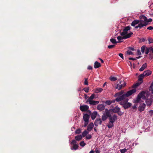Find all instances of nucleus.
Segmentation results:
<instances>
[{
	"mask_svg": "<svg viewBox=\"0 0 153 153\" xmlns=\"http://www.w3.org/2000/svg\"><path fill=\"white\" fill-rule=\"evenodd\" d=\"M81 132V129L80 128L77 129L75 131V133L76 134H78L80 133Z\"/></svg>",
	"mask_w": 153,
	"mask_h": 153,
	"instance_id": "nucleus-40",
	"label": "nucleus"
},
{
	"mask_svg": "<svg viewBox=\"0 0 153 153\" xmlns=\"http://www.w3.org/2000/svg\"><path fill=\"white\" fill-rule=\"evenodd\" d=\"M136 92V90L135 89H132L130 90L127 92L126 94H124V95L126 98H127V97L131 95L133 93H134Z\"/></svg>",
	"mask_w": 153,
	"mask_h": 153,
	"instance_id": "nucleus-5",
	"label": "nucleus"
},
{
	"mask_svg": "<svg viewBox=\"0 0 153 153\" xmlns=\"http://www.w3.org/2000/svg\"><path fill=\"white\" fill-rule=\"evenodd\" d=\"M100 64L97 61H96L94 63V67L95 68H97L100 67Z\"/></svg>",
	"mask_w": 153,
	"mask_h": 153,
	"instance_id": "nucleus-22",
	"label": "nucleus"
},
{
	"mask_svg": "<svg viewBox=\"0 0 153 153\" xmlns=\"http://www.w3.org/2000/svg\"><path fill=\"white\" fill-rule=\"evenodd\" d=\"M147 25V23L144 22V23L140 22L138 24V25L135 27V28L137 29L139 28V29H141L143 27L146 26Z\"/></svg>",
	"mask_w": 153,
	"mask_h": 153,
	"instance_id": "nucleus-7",
	"label": "nucleus"
},
{
	"mask_svg": "<svg viewBox=\"0 0 153 153\" xmlns=\"http://www.w3.org/2000/svg\"><path fill=\"white\" fill-rule=\"evenodd\" d=\"M97 113L96 111H94L91 114V118L92 120H94L97 117Z\"/></svg>",
	"mask_w": 153,
	"mask_h": 153,
	"instance_id": "nucleus-21",
	"label": "nucleus"
},
{
	"mask_svg": "<svg viewBox=\"0 0 153 153\" xmlns=\"http://www.w3.org/2000/svg\"><path fill=\"white\" fill-rule=\"evenodd\" d=\"M128 48V49L130 50H131L132 51H134V49L133 47H129Z\"/></svg>",
	"mask_w": 153,
	"mask_h": 153,
	"instance_id": "nucleus-57",
	"label": "nucleus"
},
{
	"mask_svg": "<svg viewBox=\"0 0 153 153\" xmlns=\"http://www.w3.org/2000/svg\"><path fill=\"white\" fill-rule=\"evenodd\" d=\"M102 122V121L100 118H97L95 120L94 124L95 126H97L99 124H101Z\"/></svg>",
	"mask_w": 153,
	"mask_h": 153,
	"instance_id": "nucleus-12",
	"label": "nucleus"
},
{
	"mask_svg": "<svg viewBox=\"0 0 153 153\" xmlns=\"http://www.w3.org/2000/svg\"><path fill=\"white\" fill-rule=\"evenodd\" d=\"M152 19H147V20L146 21V22H145L147 23V25L148 24L149 22H151L152 21Z\"/></svg>",
	"mask_w": 153,
	"mask_h": 153,
	"instance_id": "nucleus-52",
	"label": "nucleus"
},
{
	"mask_svg": "<svg viewBox=\"0 0 153 153\" xmlns=\"http://www.w3.org/2000/svg\"><path fill=\"white\" fill-rule=\"evenodd\" d=\"M84 84L85 85H88V78H85V80L84 82Z\"/></svg>",
	"mask_w": 153,
	"mask_h": 153,
	"instance_id": "nucleus-48",
	"label": "nucleus"
},
{
	"mask_svg": "<svg viewBox=\"0 0 153 153\" xmlns=\"http://www.w3.org/2000/svg\"><path fill=\"white\" fill-rule=\"evenodd\" d=\"M144 76L142 74H140L138 76V80L140 82H141V83H142L143 79Z\"/></svg>",
	"mask_w": 153,
	"mask_h": 153,
	"instance_id": "nucleus-25",
	"label": "nucleus"
},
{
	"mask_svg": "<svg viewBox=\"0 0 153 153\" xmlns=\"http://www.w3.org/2000/svg\"><path fill=\"white\" fill-rule=\"evenodd\" d=\"M149 52V48H146V50L145 53L146 54H148Z\"/></svg>",
	"mask_w": 153,
	"mask_h": 153,
	"instance_id": "nucleus-54",
	"label": "nucleus"
},
{
	"mask_svg": "<svg viewBox=\"0 0 153 153\" xmlns=\"http://www.w3.org/2000/svg\"><path fill=\"white\" fill-rule=\"evenodd\" d=\"M117 39L119 40V41H121L120 40L123 39H125L124 36L123 37L121 36H118L117 37Z\"/></svg>",
	"mask_w": 153,
	"mask_h": 153,
	"instance_id": "nucleus-37",
	"label": "nucleus"
},
{
	"mask_svg": "<svg viewBox=\"0 0 153 153\" xmlns=\"http://www.w3.org/2000/svg\"><path fill=\"white\" fill-rule=\"evenodd\" d=\"M94 125L92 123H90L88 126L87 128V130L88 131H90L93 128Z\"/></svg>",
	"mask_w": 153,
	"mask_h": 153,
	"instance_id": "nucleus-17",
	"label": "nucleus"
},
{
	"mask_svg": "<svg viewBox=\"0 0 153 153\" xmlns=\"http://www.w3.org/2000/svg\"><path fill=\"white\" fill-rule=\"evenodd\" d=\"M129 59L130 60H137L135 58H133L132 57L129 58Z\"/></svg>",
	"mask_w": 153,
	"mask_h": 153,
	"instance_id": "nucleus-60",
	"label": "nucleus"
},
{
	"mask_svg": "<svg viewBox=\"0 0 153 153\" xmlns=\"http://www.w3.org/2000/svg\"><path fill=\"white\" fill-rule=\"evenodd\" d=\"M127 54L128 55H132L133 54V53L131 51H130V50H128L127 51Z\"/></svg>",
	"mask_w": 153,
	"mask_h": 153,
	"instance_id": "nucleus-46",
	"label": "nucleus"
},
{
	"mask_svg": "<svg viewBox=\"0 0 153 153\" xmlns=\"http://www.w3.org/2000/svg\"><path fill=\"white\" fill-rule=\"evenodd\" d=\"M108 117L105 115L103 114L102 117V121H105L107 119Z\"/></svg>",
	"mask_w": 153,
	"mask_h": 153,
	"instance_id": "nucleus-36",
	"label": "nucleus"
},
{
	"mask_svg": "<svg viewBox=\"0 0 153 153\" xmlns=\"http://www.w3.org/2000/svg\"><path fill=\"white\" fill-rule=\"evenodd\" d=\"M110 111L108 110L107 109L105 111V115L107 117H109L111 116V114L110 112Z\"/></svg>",
	"mask_w": 153,
	"mask_h": 153,
	"instance_id": "nucleus-30",
	"label": "nucleus"
},
{
	"mask_svg": "<svg viewBox=\"0 0 153 153\" xmlns=\"http://www.w3.org/2000/svg\"><path fill=\"white\" fill-rule=\"evenodd\" d=\"M88 133V131L86 130H85L82 133V137H84Z\"/></svg>",
	"mask_w": 153,
	"mask_h": 153,
	"instance_id": "nucleus-33",
	"label": "nucleus"
},
{
	"mask_svg": "<svg viewBox=\"0 0 153 153\" xmlns=\"http://www.w3.org/2000/svg\"><path fill=\"white\" fill-rule=\"evenodd\" d=\"M123 93V91H121L120 92H117L116 94L114 96L117 97V96H122Z\"/></svg>",
	"mask_w": 153,
	"mask_h": 153,
	"instance_id": "nucleus-35",
	"label": "nucleus"
},
{
	"mask_svg": "<svg viewBox=\"0 0 153 153\" xmlns=\"http://www.w3.org/2000/svg\"><path fill=\"white\" fill-rule=\"evenodd\" d=\"M109 79L111 81H114L117 80V78L116 77L111 76L110 77Z\"/></svg>",
	"mask_w": 153,
	"mask_h": 153,
	"instance_id": "nucleus-31",
	"label": "nucleus"
},
{
	"mask_svg": "<svg viewBox=\"0 0 153 153\" xmlns=\"http://www.w3.org/2000/svg\"><path fill=\"white\" fill-rule=\"evenodd\" d=\"M123 82H124V81H122V80H121L119 82V83H118L117 84H123Z\"/></svg>",
	"mask_w": 153,
	"mask_h": 153,
	"instance_id": "nucleus-63",
	"label": "nucleus"
},
{
	"mask_svg": "<svg viewBox=\"0 0 153 153\" xmlns=\"http://www.w3.org/2000/svg\"><path fill=\"white\" fill-rule=\"evenodd\" d=\"M152 73V71L150 70H146L144 71L142 74L144 76L150 75Z\"/></svg>",
	"mask_w": 153,
	"mask_h": 153,
	"instance_id": "nucleus-14",
	"label": "nucleus"
},
{
	"mask_svg": "<svg viewBox=\"0 0 153 153\" xmlns=\"http://www.w3.org/2000/svg\"><path fill=\"white\" fill-rule=\"evenodd\" d=\"M146 102L148 106H150L151 105L152 102L150 99H147L146 101Z\"/></svg>",
	"mask_w": 153,
	"mask_h": 153,
	"instance_id": "nucleus-28",
	"label": "nucleus"
},
{
	"mask_svg": "<svg viewBox=\"0 0 153 153\" xmlns=\"http://www.w3.org/2000/svg\"><path fill=\"white\" fill-rule=\"evenodd\" d=\"M110 42L113 44H116L119 42H121L123 41H119L117 42L115 39L113 38L111 39H110Z\"/></svg>",
	"mask_w": 153,
	"mask_h": 153,
	"instance_id": "nucleus-26",
	"label": "nucleus"
},
{
	"mask_svg": "<svg viewBox=\"0 0 153 153\" xmlns=\"http://www.w3.org/2000/svg\"><path fill=\"white\" fill-rule=\"evenodd\" d=\"M117 119V116L115 114L111 116L109 118V122L112 123H113Z\"/></svg>",
	"mask_w": 153,
	"mask_h": 153,
	"instance_id": "nucleus-6",
	"label": "nucleus"
},
{
	"mask_svg": "<svg viewBox=\"0 0 153 153\" xmlns=\"http://www.w3.org/2000/svg\"><path fill=\"white\" fill-rule=\"evenodd\" d=\"M127 150L126 149L124 148L123 149H120V152L121 153H125Z\"/></svg>",
	"mask_w": 153,
	"mask_h": 153,
	"instance_id": "nucleus-43",
	"label": "nucleus"
},
{
	"mask_svg": "<svg viewBox=\"0 0 153 153\" xmlns=\"http://www.w3.org/2000/svg\"><path fill=\"white\" fill-rule=\"evenodd\" d=\"M132 108L134 109L136 108H137V105H134L132 106Z\"/></svg>",
	"mask_w": 153,
	"mask_h": 153,
	"instance_id": "nucleus-64",
	"label": "nucleus"
},
{
	"mask_svg": "<svg viewBox=\"0 0 153 153\" xmlns=\"http://www.w3.org/2000/svg\"><path fill=\"white\" fill-rule=\"evenodd\" d=\"M92 69V67L91 66H88V70H91Z\"/></svg>",
	"mask_w": 153,
	"mask_h": 153,
	"instance_id": "nucleus-62",
	"label": "nucleus"
},
{
	"mask_svg": "<svg viewBox=\"0 0 153 153\" xmlns=\"http://www.w3.org/2000/svg\"><path fill=\"white\" fill-rule=\"evenodd\" d=\"M145 50V46H143L141 48V51L142 53H144Z\"/></svg>",
	"mask_w": 153,
	"mask_h": 153,
	"instance_id": "nucleus-44",
	"label": "nucleus"
},
{
	"mask_svg": "<svg viewBox=\"0 0 153 153\" xmlns=\"http://www.w3.org/2000/svg\"><path fill=\"white\" fill-rule=\"evenodd\" d=\"M112 102V101L110 100H106L105 103V104L108 105H111Z\"/></svg>",
	"mask_w": 153,
	"mask_h": 153,
	"instance_id": "nucleus-41",
	"label": "nucleus"
},
{
	"mask_svg": "<svg viewBox=\"0 0 153 153\" xmlns=\"http://www.w3.org/2000/svg\"><path fill=\"white\" fill-rule=\"evenodd\" d=\"M126 98L124 94H123L121 96H118L116 99V100L117 102H120L124 100Z\"/></svg>",
	"mask_w": 153,
	"mask_h": 153,
	"instance_id": "nucleus-11",
	"label": "nucleus"
},
{
	"mask_svg": "<svg viewBox=\"0 0 153 153\" xmlns=\"http://www.w3.org/2000/svg\"><path fill=\"white\" fill-rule=\"evenodd\" d=\"M89 108V107L85 105H81L79 109L82 112L87 111Z\"/></svg>",
	"mask_w": 153,
	"mask_h": 153,
	"instance_id": "nucleus-8",
	"label": "nucleus"
},
{
	"mask_svg": "<svg viewBox=\"0 0 153 153\" xmlns=\"http://www.w3.org/2000/svg\"><path fill=\"white\" fill-rule=\"evenodd\" d=\"M89 115L88 114H84L83 116V119L84 121H89Z\"/></svg>",
	"mask_w": 153,
	"mask_h": 153,
	"instance_id": "nucleus-16",
	"label": "nucleus"
},
{
	"mask_svg": "<svg viewBox=\"0 0 153 153\" xmlns=\"http://www.w3.org/2000/svg\"><path fill=\"white\" fill-rule=\"evenodd\" d=\"M146 105L144 103H141L138 108V110L140 112L143 111L145 108Z\"/></svg>",
	"mask_w": 153,
	"mask_h": 153,
	"instance_id": "nucleus-10",
	"label": "nucleus"
},
{
	"mask_svg": "<svg viewBox=\"0 0 153 153\" xmlns=\"http://www.w3.org/2000/svg\"><path fill=\"white\" fill-rule=\"evenodd\" d=\"M107 126L108 128H111L114 126V125L113 123H112L109 122Z\"/></svg>",
	"mask_w": 153,
	"mask_h": 153,
	"instance_id": "nucleus-38",
	"label": "nucleus"
},
{
	"mask_svg": "<svg viewBox=\"0 0 153 153\" xmlns=\"http://www.w3.org/2000/svg\"><path fill=\"white\" fill-rule=\"evenodd\" d=\"M137 53L139 55H140L141 54V53L140 50H137Z\"/></svg>",
	"mask_w": 153,
	"mask_h": 153,
	"instance_id": "nucleus-61",
	"label": "nucleus"
},
{
	"mask_svg": "<svg viewBox=\"0 0 153 153\" xmlns=\"http://www.w3.org/2000/svg\"><path fill=\"white\" fill-rule=\"evenodd\" d=\"M76 142L75 140H72L71 143V144L73 145V148L71 147V149L73 150V149L76 150L78 149V145L76 144Z\"/></svg>",
	"mask_w": 153,
	"mask_h": 153,
	"instance_id": "nucleus-4",
	"label": "nucleus"
},
{
	"mask_svg": "<svg viewBox=\"0 0 153 153\" xmlns=\"http://www.w3.org/2000/svg\"><path fill=\"white\" fill-rule=\"evenodd\" d=\"M149 52L153 53V48L152 47H150L149 48Z\"/></svg>",
	"mask_w": 153,
	"mask_h": 153,
	"instance_id": "nucleus-50",
	"label": "nucleus"
},
{
	"mask_svg": "<svg viewBox=\"0 0 153 153\" xmlns=\"http://www.w3.org/2000/svg\"><path fill=\"white\" fill-rule=\"evenodd\" d=\"M146 93L145 91H142L139 94L137 95V99L134 100V102L135 103H138L142 98L143 100H145L146 97L145 95Z\"/></svg>",
	"mask_w": 153,
	"mask_h": 153,
	"instance_id": "nucleus-1",
	"label": "nucleus"
},
{
	"mask_svg": "<svg viewBox=\"0 0 153 153\" xmlns=\"http://www.w3.org/2000/svg\"><path fill=\"white\" fill-rule=\"evenodd\" d=\"M131 28V27L130 26H128L126 27H125L123 30V31L121 33L120 35L122 36H123L127 34L128 32Z\"/></svg>",
	"mask_w": 153,
	"mask_h": 153,
	"instance_id": "nucleus-3",
	"label": "nucleus"
},
{
	"mask_svg": "<svg viewBox=\"0 0 153 153\" xmlns=\"http://www.w3.org/2000/svg\"><path fill=\"white\" fill-rule=\"evenodd\" d=\"M91 137L92 136L91 134H88L86 137V139L88 140L90 139Z\"/></svg>",
	"mask_w": 153,
	"mask_h": 153,
	"instance_id": "nucleus-47",
	"label": "nucleus"
},
{
	"mask_svg": "<svg viewBox=\"0 0 153 153\" xmlns=\"http://www.w3.org/2000/svg\"><path fill=\"white\" fill-rule=\"evenodd\" d=\"M131 103L130 102H126V104L124 105V106H123V107L124 109H127L128 108L131 107Z\"/></svg>",
	"mask_w": 153,
	"mask_h": 153,
	"instance_id": "nucleus-18",
	"label": "nucleus"
},
{
	"mask_svg": "<svg viewBox=\"0 0 153 153\" xmlns=\"http://www.w3.org/2000/svg\"><path fill=\"white\" fill-rule=\"evenodd\" d=\"M114 46V45H109L108 46V48L109 49H111L113 48Z\"/></svg>",
	"mask_w": 153,
	"mask_h": 153,
	"instance_id": "nucleus-51",
	"label": "nucleus"
},
{
	"mask_svg": "<svg viewBox=\"0 0 153 153\" xmlns=\"http://www.w3.org/2000/svg\"><path fill=\"white\" fill-rule=\"evenodd\" d=\"M148 40L149 42V44H150L153 43V39L150 38H148Z\"/></svg>",
	"mask_w": 153,
	"mask_h": 153,
	"instance_id": "nucleus-42",
	"label": "nucleus"
},
{
	"mask_svg": "<svg viewBox=\"0 0 153 153\" xmlns=\"http://www.w3.org/2000/svg\"><path fill=\"white\" fill-rule=\"evenodd\" d=\"M141 82H137L134 85V87H136L138 86H139L141 84Z\"/></svg>",
	"mask_w": 153,
	"mask_h": 153,
	"instance_id": "nucleus-49",
	"label": "nucleus"
},
{
	"mask_svg": "<svg viewBox=\"0 0 153 153\" xmlns=\"http://www.w3.org/2000/svg\"><path fill=\"white\" fill-rule=\"evenodd\" d=\"M124 100V101H121L120 103V105H123V107L124 106V105H125L126 102L128 101V98H127L125 99Z\"/></svg>",
	"mask_w": 153,
	"mask_h": 153,
	"instance_id": "nucleus-23",
	"label": "nucleus"
},
{
	"mask_svg": "<svg viewBox=\"0 0 153 153\" xmlns=\"http://www.w3.org/2000/svg\"><path fill=\"white\" fill-rule=\"evenodd\" d=\"M82 90L84 91L85 92L88 93L89 90V87L85 88L83 89Z\"/></svg>",
	"mask_w": 153,
	"mask_h": 153,
	"instance_id": "nucleus-39",
	"label": "nucleus"
},
{
	"mask_svg": "<svg viewBox=\"0 0 153 153\" xmlns=\"http://www.w3.org/2000/svg\"><path fill=\"white\" fill-rule=\"evenodd\" d=\"M119 56L123 59V54L120 53L119 54Z\"/></svg>",
	"mask_w": 153,
	"mask_h": 153,
	"instance_id": "nucleus-58",
	"label": "nucleus"
},
{
	"mask_svg": "<svg viewBox=\"0 0 153 153\" xmlns=\"http://www.w3.org/2000/svg\"><path fill=\"white\" fill-rule=\"evenodd\" d=\"M89 102V103L91 105H95L99 103V102L98 101H95L94 100H91L86 101V102Z\"/></svg>",
	"mask_w": 153,
	"mask_h": 153,
	"instance_id": "nucleus-13",
	"label": "nucleus"
},
{
	"mask_svg": "<svg viewBox=\"0 0 153 153\" xmlns=\"http://www.w3.org/2000/svg\"><path fill=\"white\" fill-rule=\"evenodd\" d=\"M82 138L81 135H77L75 136V139L77 141H79L81 140Z\"/></svg>",
	"mask_w": 153,
	"mask_h": 153,
	"instance_id": "nucleus-29",
	"label": "nucleus"
},
{
	"mask_svg": "<svg viewBox=\"0 0 153 153\" xmlns=\"http://www.w3.org/2000/svg\"><path fill=\"white\" fill-rule=\"evenodd\" d=\"M95 97V94H91V96L86 101H90L92 100Z\"/></svg>",
	"mask_w": 153,
	"mask_h": 153,
	"instance_id": "nucleus-34",
	"label": "nucleus"
},
{
	"mask_svg": "<svg viewBox=\"0 0 153 153\" xmlns=\"http://www.w3.org/2000/svg\"><path fill=\"white\" fill-rule=\"evenodd\" d=\"M120 110V108L117 106H116L113 109L110 110H112L114 113H117L118 115L121 116L123 114V112H122Z\"/></svg>",
	"mask_w": 153,
	"mask_h": 153,
	"instance_id": "nucleus-2",
	"label": "nucleus"
},
{
	"mask_svg": "<svg viewBox=\"0 0 153 153\" xmlns=\"http://www.w3.org/2000/svg\"><path fill=\"white\" fill-rule=\"evenodd\" d=\"M151 89L152 91V93L153 94V86L152 85H151L150 87L149 90H150Z\"/></svg>",
	"mask_w": 153,
	"mask_h": 153,
	"instance_id": "nucleus-53",
	"label": "nucleus"
},
{
	"mask_svg": "<svg viewBox=\"0 0 153 153\" xmlns=\"http://www.w3.org/2000/svg\"><path fill=\"white\" fill-rule=\"evenodd\" d=\"M147 64L145 63L143 64L142 66L139 69V71H143L144 69L147 67Z\"/></svg>",
	"mask_w": 153,
	"mask_h": 153,
	"instance_id": "nucleus-24",
	"label": "nucleus"
},
{
	"mask_svg": "<svg viewBox=\"0 0 153 153\" xmlns=\"http://www.w3.org/2000/svg\"><path fill=\"white\" fill-rule=\"evenodd\" d=\"M147 29L149 30H153V27L152 26H149L147 28Z\"/></svg>",
	"mask_w": 153,
	"mask_h": 153,
	"instance_id": "nucleus-55",
	"label": "nucleus"
},
{
	"mask_svg": "<svg viewBox=\"0 0 153 153\" xmlns=\"http://www.w3.org/2000/svg\"><path fill=\"white\" fill-rule=\"evenodd\" d=\"M89 121H85V124L84 126L85 127L88 124Z\"/></svg>",
	"mask_w": 153,
	"mask_h": 153,
	"instance_id": "nucleus-59",
	"label": "nucleus"
},
{
	"mask_svg": "<svg viewBox=\"0 0 153 153\" xmlns=\"http://www.w3.org/2000/svg\"><path fill=\"white\" fill-rule=\"evenodd\" d=\"M97 109L100 111H102L105 108V106L103 104H99L98 105Z\"/></svg>",
	"mask_w": 153,
	"mask_h": 153,
	"instance_id": "nucleus-19",
	"label": "nucleus"
},
{
	"mask_svg": "<svg viewBox=\"0 0 153 153\" xmlns=\"http://www.w3.org/2000/svg\"><path fill=\"white\" fill-rule=\"evenodd\" d=\"M140 19L141 20L140 21V22L143 23L146 22V21L147 20V18L143 15H142L141 16Z\"/></svg>",
	"mask_w": 153,
	"mask_h": 153,
	"instance_id": "nucleus-15",
	"label": "nucleus"
},
{
	"mask_svg": "<svg viewBox=\"0 0 153 153\" xmlns=\"http://www.w3.org/2000/svg\"><path fill=\"white\" fill-rule=\"evenodd\" d=\"M140 22V21L137 20H135L133 21L131 24V25L132 26L135 27V26L136 25L139 24V22Z\"/></svg>",
	"mask_w": 153,
	"mask_h": 153,
	"instance_id": "nucleus-20",
	"label": "nucleus"
},
{
	"mask_svg": "<svg viewBox=\"0 0 153 153\" xmlns=\"http://www.w3.org/2000/svg\"><path fill=\"white\" fill-rule=\"evenodd\" d=\"M126 85V83L125 82H123V83L121 84H117L115 88L117 89H118L119 90L121 89L122 88L124 87Z\"/></svg>",
	"mask_w": 153,
	"mask_h": 153,
	"instance_id": "nucleus-9",
	"label": "nucleus"
},
{
	"mask_svg": "<svg viewBox=\"0 0 153 153\" xmlns=\"http://www.w3.org/2000/svg\"><path fill=\"white\" fill-rule=\"evenodd\" d=\"M103 90V89L101 88H97L95 90V92L96 93H98L101 92Z\"/></svg>",
	"mask_w": 153,
	"mask_h": 153,
	"instance_id": "nucleus-32",
	"label": "nucleus"
},
{
	"mask_svg": "<svg viewBox=\"0 0 153 153\" xmlns=\"http://www.w3.org/2000/svg\"><path fill=\"white\" fill-rule=\"evenodd\" d=\"M133 34V33L131 32L129 33H127V34L124 36L125 39H126L130 37L131 35Z\"/></svg>",
	"mask_w": 153,
	"mask_h": 153,
	"instance_id": "nucleus-27",
	"label": "nucleus"
},
{
	"mask_svg": "<svg viewBox=\"0 0 153 153\" xmlns=\"http://www.w3.org/2000/svg\"><path fill=\"white\" fill-rule=\"evenodd\" d=\"M79 144L81 146L83 147L86 145V144L84 142V141H81L80 143Z\"/></svg>",
	"mask_w": 153,
	"mask_h": 153,
	"instance_id": "nucleus-45",
	"label": "nucleus"
},
{
	"mask_svg": "<svg viewBox=\"0 0 153 153\" xmlns=\"http://www.w3.org/2000/svg\"><path fill=\"white\" fill-rule=\"evenodd\" d=\"M95 152L96 153H100V152L99 150L97 148L95 149Z\"/></svg>",
	"mask_w": 153,
	"mask_h": 153,
	"instance_id": "nucleus-56",
	"label": "nucleus"
}]
</instances>
